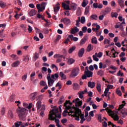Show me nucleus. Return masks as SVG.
Wrapping results in <instances>:
<instances>
[{
	"mask_svg": "<svg viewBox=\"0 0 127 127\" xmlns=\"http://www.w3.org/2000/svg\"><path fill=\"white\" fill-rule=\"evenodd\" d=\"M15 104H17V106L18 107V108L16 110V112L18 115L20 121H25L26 120V115H25V113H26V109L21 108L19 106V104H21L20 101H15Z\"/></svg>",
	"mask_w": 127,
	"mask_h": 127,
	"instance_id": "1",
	"label": "nucleus"
},
{
	"mask_svg": "<svg viewBox=\"0 0 127 127\" xmlns=\"http://www.w3.org/2000/svg\"><path fill=\"white\" fill-rule=\"evenodd\" d=\"M74 110L73 111H72V110H70V113L71 114H74L73 115H72V116L73 117V118H75V121H80V116H79V112H78V111H77V110H75V109H73Z\"/></svg>",
	"mask_w": 127,
	"mask_h": 127,
	"instance_id": "2",
	"label": "nucleus"
},
{
	"mask_svg": "<svg viewBox=\"0 0 127 127\" xmlns=\"http://www.w3.org/2000/svg\"><path fill=\"white\" fill-rule=\"evenodd\" d=\"M79 71H80V69H79V68L78 67L74 68L71 71L70 77L75 78V77H76V76H78V74H79Z\"/></svg>",
	"mask_w": 127,
	"mask_h": 127,
	"instance_id": "3",
	"label": "nucleus"
},
{
	"mask_svg": "<svg viewBox=\"0 0 127 127\" xmlns=\"http://www.w3.org/2000/svg\"><path fill=\"white\" fill-rule=\"evenodd\" d=\"M72 103H75V107H81L82 106V104H83V102H82V101H80V99L76 98L75 100H73L72 101Z\"/></svg>",
	"mask_w": 127,
	"mask_h": 127,
	"instance_id": "4",
	"label": "nucleus"
},
{
	"mask_svg": "<svg viewBox=\"0 0 127 127\" xmlns=\"http://www.w3.org/2000/svg\"><path fill=\"white\" fill-rule=\"evenodd\" d=\"M73 109H75V110H77V111L78 112V116H79V118H80L81 119L84 118V114H82V111H81V110H80V109H79L77 107L76 108L75 107H73Z\"/></svg>",
	"mask_w": 127,
	"mask_h": 127,
	"instance_id": "5",
	"label": "nucleus"
},
{
	"mask_svg": "<svg viewBox=\"0 0 127 127\" xmlns=\"http://www.w3.org/2000/svg\"><path fill=\"white\" fill-rule=\"evenodd\" d=\"M63 22L65 25H70V24H71V21L67 17H65L63 19Z\"/></svg>",
	"mask_w": 127,
	"mask_h": 127,
	"instance_id": "6",
	"label": "nucleus"
},
{
	"mask_svg": "<svg viewBox=\"0 0 127 127\" xmlns=\"http://www.w3.org/2000/svg\"><path fill=\"white\" fill-rule=\"evenodd\" d=\"M84 74L87 78H91V77H93V72L90 70H85L84 71Z\"/></svg>",
	"mask_w": 127,
	"mask_h": 127,
	"instance_id": "7",
	"label": "nucleus"
},
{
	"mask_svg": "<svg viewBox=\"0 0 127 127\" xmlns=\"http://www.w3.org/2000/svg\"><path fill=\"white\" fill-rule=\"evenodd\" d=\"M87 85L89 88L93 89V88H95V86H96V83H95V82L89 81L87 83Z\"/></svg>",
	"mask_w": 127,
	"mask_h": 127,
	"instance_id": "8",
	"label": "nucleus"
},
{
	"mask_svg": "<svg viewBox=\"0 0 127 127\" xmlns=\"http://www.w3.org/2000/svg\"><path fill=\"white\" fill-rule=\"evenodd\" d=\"M79 29L77 28V27H74L70 30V33L71 34H75V33H77V32H79Z\"/></svg>",
	"mask_w": 127,
	"mask_h": 127,
	"instance_id": "9",
	"label": "nucleus"
},
{
	"mask_svg": "<svg viewBox=\"0 0 127 127\" xmlns=\"http://www.w3.org/2000/svg\"><path fill=\"white\" fill-rule=\"evenodd\" d=\"M62 6L65 10H71L70 6L69 5H67L66 3H63Z\"/></svg>",
	"mask_w": 127,
	"mask_h": 127,
	"instance_id": "10",
	"label": "nucleus"
},
{
	"mask_svg": "<svg viewBox=\"0 0 127 127\" xmlns=\"http://www.w3.org/2000/svg\"><path fill=\"white\" fill-rule=\"evenodd\" d=\"M84 53H85V49L82 48L78 52L79 57H83V55H84Z\"/></svg>",
	"mask_w": 127,
	"mask_h": 127,
	"instance_id": "11",
	"label": "nucleus"
},
{
	"mask_svg": "<svg viewBox=\"0 0 127 127\" xmlns=\"http://www.w3.org/2000/svg\"><path fill=\"white\" fill-rule=\"evenodd\" d=\"M68 38H70V39H71V40H73L75 42H76V41H78V40H79V38H78L76 37H74V36H73V35H69Z\"/></svg>",
	"mask_w": 127,
	"mask_h": 127,
	"instance_id": "12",
	"label": "nucleus"
},
{
	"mask_svg": "<svg viewBox=\"0 0 127 127\" xmlns=\"http://www.w3.org/2000/svg\"><path fill=\"white\" fill-rule=\"evenodd\" d=\"M60 76L61 77V80H66L67 79L66 75L62 71L60 72Z\"/></svg>",
	"mask_w": 127,
	"mask_h": 127,
	"instance_id": "13",
	"label": "nucleus"
},
{
	"mask_svg": "<svg viewBox=\"0 0 127 127\" xmlns=\"http://www.w3.org/2000/svg\"><path fill=\"white\" fill-rule=\"evenodd\" d=\"M30 96L31 100H32V101H34V100H35L36 96H37V92H34L33 93H31Z\"/></svg>",
	"mask_w": 127,
	"mask_h": 127,
	"instance_id": "14",
	"label": "nucleus"
},
{
	"mask_svg": "<svg viewBox=\"0 0 127 127\" xmlns=\"http://www.w3.org/2000/svg\"><path fill=\"white\" fill-rule=\"evenodd\" d=\"M87 41V38L86 37H84L80 41V46H82L83 44H85L86 43V42Z\"/></svg>",
	"mask_w": 127,
	"mask_h": 127,
	"instance_id": "15",
	"label": "nucleus"
},
{
	"mask_svg": "<svg viewBox=\"0 0 127 127\" xmlns=\"http://www.w3.org/2000/svg\"><path fill=\"white\" fill-rule=\"evenodd\" d=\"M65 101V98L64 97V96H62L61 97L60 100L58 102L59 105H62L64 103Z\"/></svg>",
	"mask_w": 127,
	"mask_h": 127,
	"instance_id": "16",
	"label": "nucleus"
},
{
	"mask_svg": "<svg viewBox=\"0 0 127 127\" xmlns=\"http://www.w3.org/2000/svg\"><path fill=\"white\" fill-rule=\"evenodd\" d=\"M51 111L53 113V115H51L50 116L49 120H51V121H54V120H55V118L53 116H54V114H56L55 112H54L55 110L53 109Z\"/></svg>",
	"mask_w": 127,
	"mask_h": 127,
	"instance_id": "17",
	"label": "nucleus"
},
{
	"mask_svg": "<svg viewBox=\"0 0 127 127\" xmlns=\"http://www.w3.org/2000/svg\"><path fill=\"white\" fill-rule=\"evenodd\" d=\"M118 2L119 5L123 8V7H125V4L124 3L125 1L123 0H118Z\"/></svg>",
	"mask_w": 127,
	"mask_h": 127,
	"instance_id": "18",
	"label": "nucleus"
},
{
	"mask_svg": "<svg viewBox=\"0 0 127 127\" xmlns=\"http://www.w3.org/2000/svg\"><path fill=\"white\" fill-rule=\"evenodd\" d=\"M28 14L30 15V16H33L34 15H35L36 14V11L34 9H32L28 13Z\"/></svg>",
	"mask_w": 127,
	"mask_h": 127,
	"instance_id": "19",
	"label": "nucleus"
},
{
	"mask_svg": "<svg viewBox=\"0 0 127 127\" xmlns=\"http://www.w3.org/2000/svg\"><path fill=\"white\" fill-rule=\"evenodd\" d=\"M84 94L85 93L84 92V91H79L77 93V95H78V97L79 98H80V99H83V98H84Z\"/></svg>",
	"mask_w": 127,
	"mask_h": 127,
	"instance_id": "20",
	"label": "nucleus"
},
{
	"mask_svg": "<svg viewBox=\"0 0 127 127\" xmlns=\"http://www.w3.org/2000/svg\"><path fill=\"white\" fill-rule=\"evenodd\" d=\"M76 24L75 25L77 26V27H80V22H81V18L80 17H78V19L76 20Z\"/></svg>",
	"mask_w": 127,
	"mask_h": 127,
	"instance_id": "21",
	"label": "nucleus"
},
{
	"mask_svg": "<svg viewBox=\"0 0 127 127\" xmlns=\"http://www.w3.org/2000/svg\"><path fill=\"white\" fill-rule=\"evenodd\" d=\"M74 62H75V60L72 58H70L68 59L67 64H68V65H72V64H73V63H74Z\"/></svg>",
	"mask_w": 127,
	"mask_h": 127,
	"instance_id": "22",
	"label": "nucleus"
},
{
	"mask_svg": "<svg viewBox=\"0 0 127 127\" xmlns=\"http://www.w3.org/2000/svg\"><path fill=\"white\" fill-rule=\"evenodd\" d=\"M33 61H36L39 58V54L37 53H35L34 56L33 57Z\"/></svg>",
	"mask_w": 127,
	"mask_h": 127,
	"instance_id": "23",
	"label": "nucleus"
},
{
	"mask_svg": "<svg viewBox=\"0 0 127 127\" xmlns=\"http://www.w3.org/2000/svg\"><path fill=\"white\" fill-rule=\"evenodd\" d=\"M70 113V111L68 112L67 109H65L64 111L63 112V116L64 117H67V114H68L69 116H71Z\"/></svg>",
	"mask_w": 127,
	"mask_h": 127,
	"instance_id": "24",
	"label": "nucleus"
},
{
	"mask_svg": "<svg viewBox=\"0 0 127 127\" xmlns=\"http://www.w3.org/2000/svg\"><path fill=\"white\" fill-rule=\"evenodd\" d=\"M105 111L107 112V113L109 114V116L111 115V114L113 115V116H115V113H114V112H113V111H112L111 110H110L109 108H107L105 109Z\"/></svg>",
	"mask_w": 127,
	"mask_h": 127,
	"instance_id": "25",
	"label": "nucleus"
},
{
	"mask_svg": "<svg viewBox=\"0 0 127 127\" xmlns=\"http://www.w3.org/2000/svg\"><path fill=\"white\" fill-rule=\"evenodd\" d=\"M87 4H88V0H83L81 3L82 7H86Z\"/></svg>",
	"mask_w": 127,
	"mask_h": 127,
	"instance_id": "26",
	"label": "nucleus"
},
{
	"mask_svg": "<svg viewBox=\"0 0 127 127\" xmlns=\"http://www.w3.org/2000/svg\"><path fill=\"white\" fill-rule=\"evenodd\" d=\"M89 11H90V5H87L85 7L84 14L87 15V14H88V13H89Z\"/></svg>",
	"mask_w": 127,
	"mask_h": 127,
	"instance_id": "27",
	"label": "nucleus"
},
{
	"mask_svg": "<svg viewBox=\"0 0 127 127\" xmlns=\"http://www.w3.org/2000/svg\"><path fill=\"white\" fill-rule=\"evenodd\" d=\"M19 63H20L19 61H16V62L12 64L11 66L12 67H17V66L19 65Z\"/></svg>",
	"mask_w": 127,
	"mask_h": 127,
	"instance_id": "28",
	"label": "nucleus"
},
{
	"mask_svg": "<svg viewBox=\"0 0 127 127\" xmlns=\"http://www.w3.org/2000/svg\"><path fill=\"white\" fill-rule=\"evenodd\" d=\"M70 7L71 8H72V9H73V10H76L77 9V5L76 3H72L71 5H70Z\"/></svg>",
	"mask_w": 127,
	"mask_h": 127,
	"instance_id": "29",
	"label": "nucleus"
},
{
	"mask_svg": "<svg viewBox=\"0 0 127 127\" xmlns=\"http://www.w3.org/2000/svg\"><path fill=\"white\" fill-rule=\"evenodd\" d=\"M41 101H38L36 104V107L37 110H40V108H41Z\"/></svg>",
	"mask_w": 127,
	"mask_h": 127,
	"instance_id": "30",
	"label": "nucleus"
},
{
	"mask_svg": "<svg viewBox=\"0 0 127 127\" xmlns=\"http://www.w3.org/2000/svg\"><path fill=\"white\" fill-rule=\"evenodd\" d=\"M101 84L100 83H97V86H96V89L99 93H101L102 92V90L101 89Z\"/></svg>",
	"mask_w": 127,
	"mask_h": 127,
	"instance_id": "31",
	"label": "nucleus"
},
{
	"mask_svg": "<svg viewBox=\"0 0 127 127\" xmlns=\"http://www.w3.org/2000/svg\"><path fill=\"white\" fill-rule=\"evenodd\" d=\"M97 55H98V53H96L95 55L92 56V57L94 61L98 62V61H99V58H97Z\"/></svg>",
	"mask_w": 127,
	"mask_h": 127,
	"instance_id": "32",
	"label": "nucleus"
},
{
	"mask_svg": "<svg viewBox=\"0 0 127 127\" xmlns=\"http://www.w3.org/2000/svg\"><path fill=\"white\" fill-rule=\"evenodd\" d=\"M91 42L93 44H97L98 43V40H97V38L96 37L93 38L91 39Z\"/></svg>",
	"mask_w": 127,
	"mask_h": 127,
	"instance_id": "33",
	"label": "nucleus"
},
{
	"mask_svg": "<svg viewBox=\"0 0 127 127\" xmlns=\"http://www.w3.org/2000/svg\"><path fill=\"white\" fill-rule=\"evenodd\" d=\"M104 71H103V70L102 69H100L98 72H97V75H98L99 76H104Z\"/></svg>",
	"mask_w": 127,
	"mask_h": 127,
	"instance_id": "34",
	"label": "nucleus"
},
{
	"mask_svg": "<svg viewBox=\"0 0 127 127\" xmlns=\"http://www.w3.org/2000/svg\"><path fill=\"white\" fill-rule=\"evenodd\" d=\"M73 89L74 90H79V85L77 83L73 84Z\"/></svg>",
	"mask_w": 127,
	"mask_h": 127,
	"instance_id": "35",
	"label": "nucleus"
},
{
	"mask_svg": "<svg viewBox=\"0 0 127 127\" xmlns=\"http://www.w3.org/2000/svg\"><path fill=\"white\" fill-rule=\"evenodd\" d=\"M8 116L10 119H13V113H12V111H9Z\"/></svg>",
	"mask_w": 127,
	"mask_h": 127,
	"instance_id": "36",
	"label": "nucleus"
},
{
	"mask_svg": "<svg viewBox=\"0 0 127 127\" xmlns=\"http://www.w3.org/2000/svg\"><path fill=\"white\" fill-rule=\"evenodd\" d=\"M90 19H95V20H97V19H98V15L96 14H92L90 16Z\"/></svg>",
	"mask_w": 127,
	"mask_h": 127,
	"instance_id": "37",
	"label": "nucleus"
},
{
	"mask_svg": "<svg viewBox=\"0 0 127 127\" xmlns=\"http://www.w3.org/2000/svg\"><path fill=\"white\" fill-rule=\"evenodd\" d=\"M60 9V7L59 6H57V7H54V11L55 13H56V12H58Z\"/></svg>",
	"mask_w": 127,
	"mask_h": 127,
	"instance_id": "38",
	"label": "nucleus"
},
{
	"mask_svg": "<svg viewBox=\"0 0 127 127\" xmlns=\"http://www.w3.org/2000/svg\"><path fill=\"white\" fill-rule=\"evenodd\" d=\"M75 49H76V47H75V46H73V47L70 48L68 50V53H69L70 54L71 53H72L73 52V51H74V50H75Z\"/></svg>",
	"mask_w": 127,
	"mask_h": 127,
	"instance_id": "39",
	"label": "nucleus"
},
{
	"mask_svg": "<svg viewBox=\"0 0 127 127\" xmlns=\"http://www.w3.org/2000/svg\"><path fill=\"white\" fill-rule=\"evenodd\" d=\"M0 6L2 8L5 7V3H4L2 0H0Z\"/></svg>",
	"mask_w": 127,
	"mask_h": 127,
	"instance_id": "40",
	"label": "nucleus"
},
{
	"mask_svg": "<svg viewBox=\"0 0 127 127\" xmlns=\"http://www.w3.org/2000/svg\"><path fill=\"white\" fill-rule=\"evenodd\" d=\"M47 80H48V86L51 87V82H52L54 80L52 79V78H49Z\"/></svg>",
	"mask_w": 127,
	"mask_h": 127,
	"instance_id": "41",
	"label": "nucleus"
},
{
	"mask_svg": "<svg viewBox=\"0 0 127 127\" xmlns=\"http://www.w3.org/2000/svg\"><path fill=\"white\" fill-rule=\"evenodd\" d=\"M21 124H22V122H18V121H17L16 123H14L15 127H19L20 125H21Z\"/></svg>",
	"mask_w": 127,
	"mask_h": 127,
	"instance_id": "42",
	"label": "nucleus"
},
{
	"mask_svg": "<svg viewBox=\"0 0 127 127\" xmlns=\"http://www.w3.org/2000/svg\"><path fill=\"white\" fill-rule=\"evenodd\" d=\"M85 22H86V18H85V17H84V16L81 17V18L80 19L81 23L83 24V23H85Z\"/></svg>",
	"mask_w": 127,
	"mask_h": 127,
	"instance_id": "43",
	"label": "nucleus"
},
{
	"mask_svg": "<svg viewBox=\"0 0 127 127\" xmlns=\"http://www.w3.org/2000/svg\"><path fill=\"white\" fill-rule=\"evenodd\" d=\"M92 50V44H89L87 48V51H88V52H90V51H91Z\"/></svg>",
	"mask_w": 127,
	"mask_h": 127,
	"instance_id": "44",
	"label": "nucleus"
},
{
	"mask_svg": "<svg viewBox=\"0 0 127 127\" xmlns=\"http://www.w3.org/2000/svg\"><path fill=\"white\" fill-rule=\"evenodd\" d=\"M112 10V8H111V7H107L105 11L107 13H109V12H111V11Z\"/></svg>",
	"mask_w": 127,
	"mask_h": 127,
	"instance_id": "45",
	"label": "nucleus"
},
{
	"mask_svg": "<svg viewBox=\"0 0 127 127\" xmlns=\"http://www.w3.org/2000/svg\"><path fill=\"white\" fill-rule=\"evenodd\" d=\"M88 29V28L86 26H84L82 28V31L83 32V33H86L87 32V30Z\"/></svg>",
	"mask_w": 127,
	"mask_h": 127,
	"instance_id": "46",
	"label": "nucleus"
},
{
	"mask_svg": "<svg viewBox=\"0 0 127 127\" xmlns=\"http://www.w3.org/2000/svg\"><path fill=\"white\" fill-rule=\"evenodd\" d=\"M36 7L37 9H38V11H43L42 9L40 7V4H37Z\"/></svg>",
	"mask_w": 127,
	"mask_h": 127,
	"instance_id": "47",
	"label": "nucleus"
},
{
	"mask_svg": "<svg viewBox=\"0 0 127 127\" xmlns=\"http://www.w3.org/2000/svg\"><path fill=\"white\" fill-rule=\"evenodd\" d=\"M118 15H119V14H118L117 12L114 13L113 14V13H111L112 17H115V18H117V17H118Z\"/></svg>",
	"mask_w": 127,
	"mask_h": 127,
	"instance_id": "48",
	"label": "nucleus"
},
{
	"mask_svg": "<svg viewBox=\"0 0 127 127\" xmlns=\"http://www.w3.org/2000/svg\"><path fill=\"white\" fill-rule=\"evenodd\" d=\"M45 22H46V23L45 24V26L46 27L47 26H49L51 24L50 22L48 21V20H45Z\"/></svg>",
	"mask_w": 127,
	"mask_h": 127,
	"instance_id": "49",
	"label": "nucleus"
},
{
	"mask_svg": "<svg viewBox=\"0 0 127 127\" xmlns=\"http://www.w3.org/2000/svg\"><path fill=\"white\" fill-rule=\"evenodd\" d=\"M47 89H48V86L46 85V86L41 90V92L44 93L45 92V90H47Z\"/></svg>",
	"mask_w": 127,
	"mask_h": 127,
	"instance_id": "50",
	"label": "nucleus"
},
{
	"mask_svg": "<svg viewBox=\"0 0 127 127\" xmlns=\"http://www.w3.org/2000/svg\"><path fill=\"white\" fill-rule=\"evenodd\" d=\"M75 106H73V107H71V106H68L66 107H65V108H66V109H67L68 110H70V111H74V109H73V107H74Z\"/></svg>",
	"mask_w": 127,
	"mask_h": 127,
	"instance_id": "51",
	"label": "nucleus"
},
{
	"mask_svg": "<svg viewBox=\"0 0 127 127\" xmlns=\"http://www.w3.org/2000/svg\"><path fill=\"white\" fill-rule=\"evenodd\" d=\"M32 30H33L32 27L30 26V25H29L28 28V31L29 33H31V32H32Z\"/></svg>",
	"mask_w": 127,
	"mask_h": 127,
	"instance_id": "52",
	"label": "nucleus"
},
{
	"mask_svg": "<svg viewBox=\"0 0 127 127\" xmlns=\"http://www.w3.org/2000/svg\"><path fill=\"white\" fill-rule=\"evenodd\" d=\"M40 85H41V86H45L46 85V82H45V81H40Z\"/></svg>",
	"mask_w": 127,
	"mask_h": 127,
	"instance_id": "53",
	"label": "nucleus"
},
{
	"mask_svg": "<svg viewBox=\"0 0 127 127\" xmlns=\"http://www.w3.org/2000/svg\"><path fill=\"white\" fill-rule=\"evenodd\" d=\"M117 76H120V77H123L124 76V73L121 72V70H119L117 73Z\"/></svg>",
	"mask_w": 127,
	"mask_h": 127,
	"instance_id": "54",
	"label": "nucleus"
},
{
	"mask_svg": "<svg viewBox=\"0 0 127 127\" xmlns=\"http://www.w3.org/2000/svg\"><path fill=\"white\" fill-rule=\"evenodd\" d=\"M54 116H55L56 118H58V119H61V114H58L57 115V113H54Z\"/></svg>",
	"mask_w": 127,
	"mask_h": 127,
	"instance_id": "55",
	"label": "nucleus"
},
{
	"mask_svg": "<svg viewBox=\"0 0 127 127\" xmlns=\"http://www.w3.org/2000/svg\"><path fill=\"white\" fill-rule=\"evenodd\" d=\"M27 78V75L26 74H24L23 76H22V79L23 80V81H24V82H25L26 79Z\"/></svg>",
	"mask_w": 127,
	"mask_h": 127,
	"instance_id": "56",
	"label": "nucleus"
},
{
	"mask_svg": "<svg viewBox=\"0 0 127 127\" xmlns=\"http://www.w3.org/2000/svg\"><path fill=\"white\" fill-rule=\"evenodd\" d=\"M7 85H8V82L5 81L3 82L1 86H2V87H4V86H7Z\"/></svg>",
	"mask_w": 127,
	"mask_h": 127,
	"instance_id": "57",
	"label": "nucleus"
},
{
	"mask_svg": "<svg viewBox=\"0 0 127 127\" xmlns=\"http://www.w3.org/2000/svg\"><path fill=\"white\" fill-rule=\"evenodd\" d=\"M5 113V109H4V108H2L1 111V116H3L4 114Z\"/></svg>",
	"mask_w": 127,
	"mask_h": 127,
	"instance_id": "58",
	"label": "nucleus"
},
{
	"mask_svg": "<svg viewBox=\"0 0 127 127\" xmlns=\"http://www.w3.org/2000/svg\"><path fill=\"white\" fill-rule=\"evenodd\" d=\"M69 42H71V41H70V39H69V38H67L65 41L64 42V43L65 44H68Z\"/></svg>",
	"mask_w": 127,
	"mask_h": 127,
	"instance_id": "59",
	"label": "nucleus"
},
{
	"mask_svg": "<svg viewBox=\"0 0 127 127\" xmlns=\"http://www.w3.org/2000/svg\"><path fill=\"white\" fill-rule=\"evenodd\" d=\"M16 55L12 54L11 55V58H13V60H16L17 58H16Z\"/></svg>",
	"mask_w": 127,
	"mask_h": 127,
	"instance_id": "60",
	"label": "nucleus"
},
{
	"mask_svg": "<svg viewBox=\"0 0 127 127\" xmlns=\"http://www.w3.org/2000/svg\"><path fill=\"white\" fill-rule=\"evenodd\" d=\"M98 121L100 122V123H102V115H99L98 117Z\"/></svg>",
	"mask_w": 127,
	"mask_h": 127,
	"instance_id": "61",
	"label": "nucleus"
},
{
	"mask_svg": "<svg viewBox=\"0 0 127 127\" xmlns=\"http://www.w3.org/2000/svg\"><path fill=\"white\" fill-rule=\"evenodd\" d=\"M102 127H108V123H107L106 122V121H104L103 123H102Z\"/></svg>",
	"mask_w": 127,
	"mask_h": 127,
	"instance_id": "62",
	"label": "nucleus"
},
{
	"mask_svg": "<svg viewBox=\"0 0 127 127\" xmlns=\"http://www.w3.org/2000/svg\"><path fill=\"white\" fill-rule=\"evenodd\" d=\"M124 107H125V104L120 105L119 106V108H118V111H120V110H122V109H123V108H124Z\"/></svg>",
	"mask_w": 127,
	"mask_h": 127,
	"instance_id": "63",
	"label": "nucleus"
},
{
	"mask_svg": "<svg viewBox=\"0 0 127 127\" xmlns=\"http://www.w3.org/2000/svg\"><path fill=\"white\" fill-rule=\"evenodd\" d=\"M62 124H66L67 123V119H64L61 121Z\"/></svg>",
	"mask_w": 127,
	"mask_h": 127,
	"instance_id": "64",
	"label": "nucleus"
}]
</instances>
